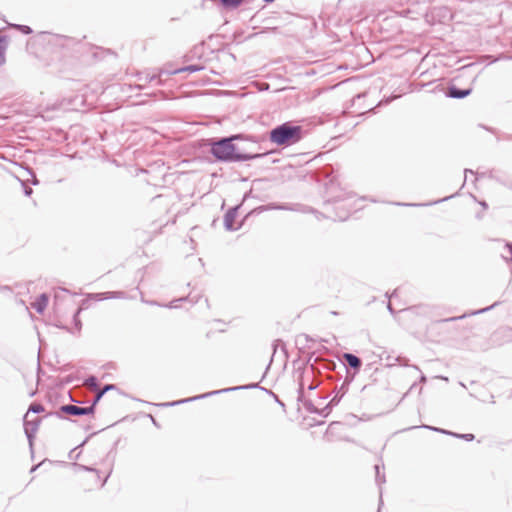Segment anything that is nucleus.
I'll use <instances>...</instances> for the list:
<instances>
[{
  "label": "nucleus",
  "instance_id": "nucleus-1",
  "mask_svg": "<svg viewBox=\"0 0 512 512\" xmlns=\"http://www.w3.org/2000/svg\"><path fill=\"white\" fill-rule=\"evenodd\" d=\"M241 135H232L230 137L220 138L210 143L211 154L219 161L223 162H241L253 159L263 158L268 155L264 153H252L240 148L233 143L234 140L241 139Z\"/></svg>",
  "mask_w": 512,
  "mask_h": 512
},
{
  "label": "nucleus",
  "instance_id": "nucleus-2",
  "mask_svg": "<svg viewBox=\"0 0 512 512\" xmlns=\"http://www.w3.org/2000/svg\"><path fill=\"white\" fill-rule=\"evenodd\" d=\"M302 132L301 126L285 122L270 130L269 140L279 146H290L301 140Z\"/></svg>",
  "mask_w": 512,
  "mask_h": 512
},
{
  "label": "nucleus",
  "instance_id": "nucleus-3",
  "mask_svg": "<svg viewBox=\"0 0 512 512\" xmlns=\"http://www.w3.org/2000/svg\"><path fill=\"white\" fill-rule=\"evenodd\" d=\"M257 387H258V384L229 387V388H224V389H220V390H216V391L207 392V393H204L202 395L190 397V398H187V399H182V400L174 401V402H171V403H165V404H162V406H176V405H179V404H182V403H186V402H191V401H195V400H198V399L207 398V397H210V396L216 395V394H222V393H227V392L236 391V390H240V389L257 388Z\"/></svg>",
  "mask_w": 512,
  "mask_h": 512
},
{
  "label": "nucleus",
  "instance_id": "nucleus-4",
  "mask_svg": "<svg viewBox=\"0 0 512 512\" xmlns=\"http://www.w3.org/2000/svg\"><path fill=\"white\" fill-rule=\"evenodd\" d=\"M167 71L168 70L166 69H160L157 74L150 72H137L136 77L140 83L136 85V88L142 89L145 84L151 83L153 81H157V85H162L161 76L166 75L165 72Z\"/></svg>",
  "mask_w": 512,
  "mask_h": 512
},
{
  "label": "nucleus",
  "instance_id": "nucleus-5",
  "mask_svg": "<svg viewBox=\"0 0 512 512\" xmlns=\"http://www.w3.org/2000/svg\"><path fill=\"white\" fill-rule=\"evenodd\" d=\"M41 419L38 417H35L34 419H28V413H26L24 417V431L26 434V437L29 441L30 447H32L33 438L35 433L38 430V427L40 425Z\"/></svg>",
  "mask_w": 512,
  "mask_h": 512
},
{
  "label": "nucleus",
  "instance_id": "nucleus-6",
  "mask_svg": "<svg viewBox=\"0 0 512 512\" xmlns=\"http://www.w3.org/2000/svg\"><path fill=\"white\" fill-rule=\"evenodd\" d=\"M60 412L71 416H84L93 414V406L80 407L72 404L62 405Z\"/></svg>",
  "mask_w": 512,
  "mask_h": 512
},
{
  "label": "nucleus",
  "instance_id": "nucleus-7",
  "mask_svg": "<svg viewBox=\"0 0 512 512\" xmlns=\"http://www.w3.org/2000/svg\"><path fill=\"white\" fill-rule=\"evenodd\" d=\"M344 368L347 369V366L344 365ZM348 371V370H346ZM354 380V374H350L349 372H347V376L344 380V382L342 383L341 387H340V390L338 393H340V395H336L334 398L331 399V401L329 402V404L333 407L335 405H337L340 401V399L345 395V393L347 392L348 390V386L350 385V383Z\"/></svg>",
  "mask_w": 512,
  "mask_h": 512
},
{
  "label": "nucleus",
  "instance_id": "nucleus-8",
  "mask_svg": "<svg viewBox=\"0 0 512 512\" xmlns=\"http://www.w3.org/2000/svg\"><path fill=\"white\" fill-rule=\"evenodd\" d=\"M471 92H472L471 88L461 89L455 85H450L447 88L446 96L450 97V98H454V99H463V98L467 97L468 95H470Z\"/></svg>",
  "mask_w": 512,
  "mask_h": 512
},
{
  "label": "nucleus",
  "instance_id": "nucleus-9",
  "mask_svg": "<svg viewBox=\"0 0 512 512\" xmlns=\"http://www.w3.org/2000/svg\"><path fill=\"white\" fill-rule=\"evenodd\" d=\"M343 359L345 360L346 365L354 370L353 374L355 376L362 366V360L352 353H344Z\"/></svg>",
  "mask_w": 512,
  "mask_h": 512
},
{
  "label": "nucleus",
  "instance_id": "nucleus-10",
  "mask_svg": "<svg viewBox=\"0 0 512 512\" xmlns=\"http://www.w3.org/2000/svg\"><path fill=\"white\" fill-rule=\"evenodd\" d=\"M420 428H425V429H429V430H432V431L440 432V433H443V434L451 435V436H454V437H457V438H460V439H464L466 441H472L475 438V436L473 434H470V433L458 434V433H454V432H451V431H448V430H445V429H441V428H437V427H433V426H429V425H422V426H420Z\"/></svg>",
  "mask_w": 512,
  "mask_h": 512
},
{
  "label": "nucleus",
  "instance_id": "nucleus-11",
  "mask_svg": "<svg viewBox=\"0 0 512 512\" xmlns=\"http://www.w3.org/2000/svg\"><path fill=\"white\" fill-rule=\"evenodd\" d=\"M237 210V207H232L225 213L224 226L229 231H234L237 229L236 227H234V221L237 216Z\"/></svg>",
  "mask_w": 512,
  "mask_h": 512
},
{
  "label": "nucleus",
  "instance_id": "nucleus-12",
  "mask_svg": "<svg viewBox=\"0 0 512 512\" xmlns=\"http://www.w3.org/2000/svg\"><path fill=\"white\" fill-rule=\"evenodd\" d=\"M92 298L97 300V301L106 300V299H113V298L124 299V298H126V295L122 291L103 292V293L92 294Z\"/></svg>",
  "mask_w": 512,
  "mask_h": 512
},
{
  "label": "nucleus",
  "instance_id": "nucleus-13",
  "mask_svg": "<svg viewBox=\"0 0 512 512\" xmlns=\"http://www.w3.org/2000/svg\"><path fill=\"white\" fill-rule=\"evenodd\" d=\"M203 66L201 65H188V66H185V67H181V68H178V69H174V70H168L166 73V75H176V74H179V73H182V72H190V73H194V72H198V71H201L203 70Z\"/></svg>",
  "mask_w": 512,
  "mask_h": 512
},
{
  "label": "nucleus",
  "instance_id": "nucleus-14",
  "mask_svg": "<svg viewBox=\"0 0 512 512\" xmlns=\"http://www.w3.org/2000/svg\"><path fill=\"white\" fill-rule=\"evenodd\" d=\"M48 296L43 293L41 294L36 300L35 302L32 304V307L38 312V313H43V311L45 310V308L47 307V304H48Z\"/></svg>",
  "mask_w": 512,
  "mask_h": 512
},
{
  "label": "nucleus",
  "instance_id": "nucleus-15",
  "mask_svg": "<svg viewBox=\"0 0 512 512\" xmlns=\"http://www.w3.org/2000/svg\"><path fill=\"white\" fill-rule=\"evenodd\" d=\"M381 469L384 470V464L380 465V464H376L375 465V481L376 483L381 486L382 484L385 483L386 479H385V473L384 472H381Z\"/></svg>",
  "mask_w": 512,
  "mask_h": 512
},
{
  "label": "nucleus",
  "instance_id": "nucleus-16",
  "mask_svg": "<svg viewBox=\"0 0 512 512\" xmlns=\"http://www.w3.org/2000/svg\"><path fill=\"white\" fill-rule=\"evenodd\" d=\"M5 37L0 36V67L6 63Z\"/></svg>",
  "mask_w": 512,
  "mask_h": 512
},
{
  "label": "nucleus",
  "instance_id": "nucleus-17",
  "mask_svg": "<svg viewBox=\"0 0 512 512\" xmlns=\"http://www.w3.org/2000/svg\"><path fill=\"white\" fill-rule=\"evenodd\" d=\"M313 375H314L313 367H311L310 370H305L303 372L302 378H301L300 383H299V393H300V395L302 394L303 389H304L305 378H307V377L311 378V377H313Z\"/></svg>",
  "mask_w": 512,
  "mask_h": 512
},
{
  "label": "nucleus",
  "instance_id": "nucleus-18",
  "mask_svg": "<svg viewBox=\"0 0 512 512\" xmlns=\"http://www.w3.org/2000/svg\"><path fill=\"white\" fill-rule=\"evenodd\" d=\"M84 383L92 390L96 391L98 389V379L95 376H89Z\"/></svg>",
  "mask_w": 512,
  "mask_h": 512
},
{
  "label": "nucleus",
  "instance_id": "nucleus-19",
  "mask_svg": "<svg viewBox=\"0 0 512 512\" xmlns=\"http://www.w3.org/2000/svg\"><path fill=\"white\" fill-rule=\"evenodd\" d=\"M222 5L227 8H237L243 2V0H220Z\"/></svg>",
  "mask_w": 512,
  "mask_h": 512
},
{
  "label": "nucleus",
  "instance_id": "nucleus-20",
  "mask_svg": "<svg viewBox=\"0 0 512 512\" xmlns=\"http://www.w3.org/2000/svg\"><path fill=\"white\" fill-rule=\"evenodd\" d=\"M12 28L22 32L23 34L25 35H29L33 32V30L31 29V27L27 26V25H21V24H11L10 25Z\"/></svg>",
  "mask_w": 512,
  "mask_h": 512
},
{
  "label": "nucleus",
  "instance_id": "nucleus-21",
  "mask_svg": "<svg viewBox=\"0 0 512 512\" xmlns=\"http://www.w3.org/2000/svg\"><path fill=\"white\" fill-rule=\"evenodd\" d=\"M262 209L293 210L288 204H269L266 207H262Z\"/></svg>",
  "mask_w": 512,
  "mask_h": 512
},
{
  "label": "nucleus",
  "instance_id": "nucleus-22",
  "mask_svg": "<svg viewBox=\"0 0 512 512\" xmlns=\"http://www.w3.org/2000/svg\"><path fill=\"white\" fill-rule=\"evenodd\" d=\"M80 312H81V308H78L73 315V322H74L75 328L78 332L81 330V327H82L81 321L79 319Z\"/></svg>",
  "mask_w": 512,
  "mask_h": 512
},
{
  "label": "nucleus",
  "instance_id": "nucleus-23",
  "mask_svg": "<svg viewBox=\"0 0 512 512\" xmlns=\"http://www.w3.org/2000/svg\"><path fill=\"white\" fill-rule=\"evenodd\" d=\"M44 411V407L43 405L41 404H38V403H33L30 405L29 409H28V414L29 412H33V413H41Z\"/></svg>",
  "mask_w": 512,
  "mask_h": 512
},
{
  "label": "nucleus",
  "instance_id": "nucleus-24",
  "mask_svg": "<svg viewBox=\"0 0 512 512\" xmlns=\"http://www.w3.org/2000/svg\"><path fill=\"white\" fill-rule=\"evenodd\" d=\"M332 406L328 403L324 408L321 410H315L314 412H317L319 415L323 417H327L329 413L331 412Z\"/></svg>",
  "mask_w": 512,
  "mask_h": 512
},
{
  "label": "nucleus",
  "instance_id": "nucleus-25",
  "mask_svg": "<svg viewBox=\"0 0 512 512\" xmlns=\"http://www.w3.org/2000/svg\"><path fill=\"white\" fill-rule=\"evenodd\" d=\"M104 393L100 390L97 392V394L95 395L93 401H92V404L90 406H93V413L95 412V406L97 405V403L100 401V399L103 397Z\"/></svg>",
  "mask_w": 512,
  "mask_h": 512
},
{
  "label": "nucleus",
  "instance_id": "nucleus-26",
  "mask_svg": "<svg viewBox=\"0 0 512 512\" xmlns=\"http://www.w3.org/2000/svg\"><path fill=\"white\" fill-rule=\"evenodd\" d=\"M498 305V302H495L494 304H492L491 306H488L486 308H483V309H480V310H477L475 312L472 313V315H475V314H481V313H485L491 309H493L495 306Z\"/></svg>",
  "mask_w": 512,
  "mask_h": 512
},
{
  "label": "nucleus",
  "instance_id": "nucleus-27",
  "mask_svg": "<svg viewBox=\"0 0 512 512\" xmlns=\"http://www.w3.org/2000/svg\"><path fill=\"white\" fill-rule=\"evenodd\" d=\"M183 300H185V298H179L177 300H173L168 305H166V307H168V308H177L178 307L177 303L180 302V301H183Z\"/></svg>",
  "mask_w": 512,
  "mask_h": 512
},
{
  "label": "nucleus",
  "instance_id": "nucleus-28",
  "mask_svg": "<svg viewBox=\"0 0 512 512\" xmlns=\"http://www.w3.org/2000/svg\"><path fill=\"white\" fill-rule=\"evenodd\" d=\"M395 363H399L400 365H403V366H408V359L406 358H402V357H396L394 359Z\"/></svg>",
  "mask_w": 512,
  "mask_h": 512
},
{
  "label": "nucleus",
  "instance_id": "nucleus-29",
  "mask_svg": "<svg viewBox=\"0 0 512 512\" xmlns=\"http://www.w3.org/2000/svg\"><path fill=\"white\" fill-rule=\"evenodd\" d=\"M318 386H319V383H318L317 381L312 380V381L308 384L307 388H308L309 390H315Z\"/></svg>",
  "mask_w": 512,
  "mask_h": 512
},
{
  "label": "nucleus",
  "instance_id": "nucleus-30",
  "mask_svg": "<svg viewBox=\"0 0 512 512\" xmlns=\"http://www.w3.org/2000/svg\"><path fill=\"white\" fill-rule=\"evenodd\" d=\"M113 389H115L114 384H106L101 391L105 394L106 392L113 390Z\"/></svg>",
  "mask_w": 512,
  "mask_h": 512
},
{
  "label": "nucleus",
  "instance_id": "nucleus-31",
  "mask_svg": "<svg viewBox=\"0 0 512 512\" xmlns=\"http://www.w3.org/2000/svg\"><path fill=\"white\" fill-rule=\"evenodd\" d=\"M33 193V189L31 187H24V194L26 196H30Z\"/></svg>",
  "mask_w": 512,
  "mask_h": 512
},
{
  "label": "nucleus",
  "instance_id": "nucleus-32",
  "mask_svg": "<svg viewBox=\"0 0 512 512\" xmlns=\"http://www.w3.org/2000/svg\"><path fill=\"white\" fill-rule=\"evenodd\" d=\"M280 344L284 345L280 339H277L274 341V343H273L274 353L276 352V349H277L278 345H280Z\"/></svg>",
  "mask_w": 512,
  "mask_h": 512
},
{
  "label": "nucleus",
  "instance_id": "nucleus-33",
  "mask_svg": "<svg viewBox=\"0 0 512 512\" xmlns=\"http://www.w3.org/2000/svg\"><path fill=\"white\" fill-rule=\"evenodd\" d=\"M396 205H400V206H424L425 204L396 203Z\"/></svg>",
  "mask_w": 512,
  "mask_h": 512
},
{
  "label": "nucleus",
  "instance_id": "nucleus-34",
  "mask_svg": "<svg viewBox=\"0 0 512 512\" xmlns=\"http://www.w3.org/2000/svg\"><path fill=\"white\" fill-rule=\"evenodd\" d=\"M141 301L149 305H159L156 301H147L143 297L141 298Z\"/></svg>",
  "mask_w": 512,
  "mask_h": 512
},
{
  "label": "nucleus",
  "instance_id": "nucleus-35",
  "mask_svg": "<svg viewBox=\"0 0 512 512\" xmlns=\"http://www.w3.org/2000/svg\"><path fill=\"white\" fill-rule=\"evenodd\" d=\"M454 195H451V196H446L444 197L443 199H440V200H437V201H434L432 204H437L439 202H442V201H446L448 199H450L451 197H453Z\"/></svg>",
  "mask_w": 512,
  "mask_h": 512
},
{
  "label": "nucleus",
  "instance_id": "nucleus-36",
  "mask_svg": "<svg viewBox=\"0 0 512 512\" xmlns=\"http://www.w3.org/2000/svg\"><path fill=\"white\" fill-rule=\"evenodd\" d=\"M387 309L391 314L395 313V310L393 309L392 304L390 302H388L387 304Z\"/></svg>",
  "mask_w": 512,
  "mask_h": 512
},
{
  "label": "nucleus",
  "instance_id": "nucleus-37",
  "mask_svg": "<svg viewBox=\"0 0 512 512\" xmlns=\"http://www.w3.org/2000/svg\"><path fill=\"white\" fill-rule=\"evenodd\" d=\"M382 505H383L382 492L380 491V500H379L378 512H380Z\"/></svg>",
  "mask_w": 512,
  "mask_h": 512
},
{
  "label": "nucleus",
  "instance_id": "nucleus-38",
  "mask_svg": "<svg viewBox=\"0 0 512 512\" xmlns=\"http://www.w3.org/2000/svg\"><path fill=\"white\" fill-rule=\"evenodd\" d=\"M396 295H397V289H396V290H394V291L392 292V294H390V295H389L388 293H386V297H388L389 299H391V298L395 297Z\"/></svg>",
  "mask_w": 512,
  "mask_h": 512
},
{
  "label": "nucleus",
  "instance_id": "nucleus-39",
  "mask_svg": "<svg viewBox=\"0 0 512 512\" xmlns=\"http://www.w3.org/2000/svg\"><path fill=\"white\" fill-rule=\"evenodd\" d=\"M426 380H427V379H426V376H425L424 374H422V375L420 376V382L425 383V382H426Z\"/></svg>",
  "mask_w": 512,
  "mask_h": 512
},
{
  "label": "nucleus",
  "instance_id": "nucleus-40",
  "mask_svg": "<svg viewBox=\"0 0 512 512\" xmlns=\"http://www.w3.org/2000/svg\"><path fill=\"white\" fill-rule=\"evenodd\" d=\"M464 172H465V178L467 177V173H471V174H473V171H472V170H470V169H465V171H464Z\"/></svg>",
  "mask_w": 512,
  "mask_h": 512
},
{
  "label": "nucleus",
  "instance_id": "nucleus-41",
  "mask_svg": "<svg viewBox=\"0 0 512 512\" xmlns=\"http://www.w3.org/2000/svg\"><path fill=\"white\" fill-rule=\"evenodd\" d=\"M507 247L509 248L510 252L512 253V243H508Z\"/></svg>",
  "mask_w": 512,
  "mask_h": 512
},
{
  "label": "nucleus",
  "instance_id": "nucleus-42",
  "mask_svg": "<svg viewBox=\"0 0 512 512\" xmlns=\"http://www.w3.org/2000/svg\"><path fill=\"white\" fill-rule=\"evenodd\" d=\"M38 466H39V465H35V466H33V467L31 468V472L36 471V469L38 468Z\"/></svg>",
  "mask_w": 512,
  "mask_h": 512
},
{
  "label": "nucleus",
  "instance_id": "nucleus-43",
  "mask_svg": "<svg viewBox=\"0 0 512 512\" xmlns=\"http://www.w3.org/2000/svg\"><path fill=\"white\" fill-rule=\"evenodd\" d=\"M32 183H33V185H37L38 184V180L34 177Z\"/></svg>",
  "mask_w": 512,
  "mask_h": 512
},
{
  "label": "nucleus",
  "instance_id": "nucleus-44",
  "mask_svg": "<svg viewBox=\"0 0 512 512\" xmlns=\"http://www.w3.org/2000/svg\"><path fill=\"white\" fill-rule=\"evenodd\" d=\"M505 139H506V140H512V135H507V136L505 137Z\"/></svg>",
  "mask_w": 512,
  "mask_h": 512
},
{
  "label": "nucleus",
  "instance_id": "nucleus-45",
  "mask_svg": "<svg viewBox=\"0 0 512 512\" xmlns=\"http://www.w3.org/2000/svg\"><path fill=\"white\" fill-rule=\"evenodd\" d=\"M481 205H482V207H484L485 209L487 208V204H486V202H481Z\"/></svg>",
  "mask_w": 512,
  "mask_h": 512
},
{
  "label": "nucleus",
  "instance_id": "nucleus-46",
  "mask_svg": "<svg viewBox=\"0 0 512 512\" xmlns=\"http://www.w3.org/2000/svg\"><path fill=\"white\" fill-rule=\"evenodd\" d=\"M86 470L88 471H96L95 469H92V468H89V467H85Z\"/></svg>",
  "mask_w": 512,
  "mask_h": 512
},
{
  "label": "nucleus",
  "instance_id": "nucleus-47",
  "mask_svg": "<svg viewBox=\"0 0 512 512\" xmlns=\"http://www.w3.org/2000/svg\"><path fill=\"white\" fill-rule=\"evenodd\" d=\"M107 478H109V475H106V478H104V481L102 483V486L104 485V483L107 481Z\"/></svg>",
  "mask_w": 512,
  "mask_h": 512
},
{
  "label": "nucleus",
  "instance_id": "nucleus-48",
  "mask_svg": "<svg viewBox=\"0 0 512 512\" xmlns=\"http://www.w3.org/2000/svg\"><path fill=\"white\" fill-rule=\"evenodd\" d=\"M107 478H109V475H106V478H104V481L102 483V486L104 485V483L107 481Z\"/></svg>",
  "mask_w": 512,
  "mask_h": 512
},
{
  "label": "nucleus",
  "instance_id": "nucleus-49",
  "mask_svg": "<svg viewBox=\"0 0 512 512\" xmlns=\"http://www.w3.org/2000/svg\"><path fill=\"white\" fill-rule=\"evenodd\" d=\"M490 401H491L492 403H495V401H494V396H493V395L491 396Z\"/></svg>",
  "mask_w": 512,
  "mask_h": 512
},
{
  "label": "nucleus",
  "instance_id": "nucleus-50",
  "mask_svg": "<svg viewBox=\"0 0 512 512\" xmlns=\"http://www.w3.org/2000/svg\"><path fill=\"white\" fill-rule=\"evenodd\" d=\"M490 401H491L492 403H495V401H494V396H493V395L491 396Z\"/></svg>",
  "mask_w": 512,
  "mask_h": 512
},
{
  "label": "nucleus",
  "instance_id": "nucleus-51",
  "mask_svg": "<svg viewBox=\"0 0 512 512\" xmlns=\"http://www.w3.org/2000/svg\"><path fill=\"white\" fill-rule=\"evenodd\" d=\"M413 368H415L416 370H419L418 366H416V365H413Z\"/></svg>",
  "mask_w": 512,
  "mask_h": 512
}]
</instances>
